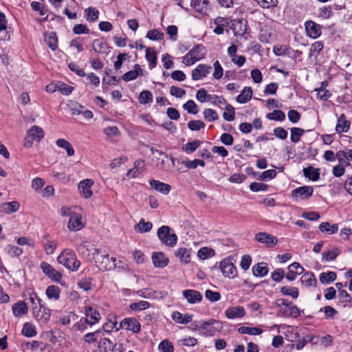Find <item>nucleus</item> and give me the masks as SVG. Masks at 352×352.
<instances>
[{"instance_id": "50", "label": "nucleus", "mask_w": 352, "mask_h": 352, "mask_svg": "<svg viewBox=\"0 0 352 352\" xmlns=\"http://www.w3.org/2000/svg\"><path fill=\"white\" fill-rule=\"evenodd\" d=\"M337 278V275L334 272H322L319 276L320 281L322 284H329L333 282Z\"/></svg>"}, {"instance_id": "17", "label": "nucleus", "mask_w": 352, "mask_h": 352, "mask_svg": "<svg viewBox=\"0 0 352 352\" xmlns=\"http://www.w3.org/2000/svg\"><path fill=\"white\" fill-rule=\"evenodd\" d=\"M245 314V309L242 306L230 307L225 311L226 316L230 320L242 318Z\"/></svg>"}, {"instance_id": "25", "label": "nucleus", "mask_w": 352, "mask_h": 352, "mask_svg": "<svg viewBox=\"0 0 352 352\" xmlns=\"http://www.w3.org/2000/svg\"><path fill=\"white\" fill-rule=\"evenodd\" d=\"M149 184L153 189L164 195H168L171 190V186L169 184L159 180L151 179L149 182Z\"/></svg>"}, {"instance_id": "4", "label": "nucleus", "mask_w": 352, "mask_h": 352, "mask_svg": "<svg viewBox=\"0 0 352 352\" xmlns=\"http://www.w3.org/2000/svg\"><path fill=\"white\" fill-rule=\"evenodd\" d=\"M168 226H162L157 230V236L160 241L168 246L173 247L177 244V236L175 233H170Z\"/></svg>"}, {"instance_id": "59", "label": "nucleus", "mask_w": 352, "mask_h": 352, "mask_svg": "<svg viewBox=\"0 0 352 352\" xmlns=\"http://www.w3.org/2000/svg\"><path fill=\"white\" fill-rule=\"evenodd\" d=\"M5 250L8 255L10 257L19 256L23 253V250L21 248L12 245H7Z\"/></svg>"}, {"instance_id": "31", "label": "nucleus", "mask_w": 352, "mask_h": 352, "mask_svg": "<svg viewBox=\"0 0 352 352\" xmlns=\"http://www.w3.org/2000/svg\"><path fill=\"white\" fill-rule=\"evenodd\" d=\"M20 207V204L16 201L6 202L0 204V211L6 214L16 212Z\"/></svg>"}, {"instance_id": "57", "label": "nucleus", "mask_w": 352, "mask_h": 352, "mask_svg": "<svg viewBox=\"0 0 352 352\" xmlns=\"http://www.w3.org/2000/svg\"><path fill=\"white\" fill-rule=\"evenodd\" d=\"M305 131L302 129L298 127H293L291 129V135L290 139L291 141L294 143H297L299 142L300 138L304 134Z\"/></svg>"}, {"instance_id": "54", "label": "nucleus", "mask_w": 352, "mask_h": 352, "mask_svg": "<svg viewBox=\"0 0 352 352\" xmlns=\"http://www.w3.org/2000/svg\"><path fill=\"white\" fill-rule=\"evenodd\" d=\"M201 142L199 140L188 142L185 145H184L182 150L187 154H190L195 151L196 149L201 146Z\"/></svg>"}, {"instance_id": "22", "label": "nucleus", "mask_w": 352, "mask_h": 352, "mask_svg": "<svg viewBox=\"0 0 352 352\" xmlns=\"http://www.w3.org/2000/svg\"><path fill=\"white\" fill-rule=\"evenodd\" d=\"M121 329L120 323L118 324L116 317L108 318L107 322H105L100 331H103V333H110L115 331H117Z\"/></svg>"}, {"instance_id": "45", "label": "nucleus", "mask_w": 352, "mask_h": 352, "mask_svg": "<svg viewBox=\"0 0 352 352\" xmlns=\"http://www.w3.org/2000/svg\"><path fill=\"white\" fill-rule=\"evenodd\" d=\"M319 230L322 232L332 234L338 231V226L337 224L330 225L329 222H322L319 226Z\"/></svg>"}, {"instance_id": "1", "label": "nucleus", "mask_w": 352, "mask_h": 352, "mask_svg": "<svg viewBox=\"0 0 352 352\" xmlns=\"http://www.w3.org/2000/svg\"><path fill=\"white\" fill-rule=\"evenodd\" d=\"M94 252L92 253L93 259L94 260L96 266L103 271L113 270L116 267V258L109 257L104 250L96 248H94Z\"/></svg>"}, {"instance_id": "40", "label": "nucleus", "mask_w": 352, "mask_h": 352, "mask_svg": "<svg viewBox=\"0 0 352 352\" xmlns=\"http://www.w3.org/2000/svg\"><path fill=\"white\" fill-rule=\"evenodd\" d=\"M252 273L255 276L263 277L266 276L269 270L265 263H259L252 267Z\"/></svg>"}, {"instance_id": "58", "label": "nucleus", "mask_w": 352, "mask_h": 352, "mask_svg": "<svg viewBox=\"0 0 352 352\" xmlns=\"http://www.w3.org/2000/svg\"><path fill=\"white\" fill-rule=\"evenodd\" d=\"M136 294L138 296L144 298L153 299L156 298V292L148 288L140 289L136 292Z\"/></svg>"}, {"instance_id": "28", "label": "nucleus", "mask_w": 352, "mask_h": 352, "mask_svg": "<svg viewBox=\"0 0 352 352\" xmlns=\"http://www.w3.org/2000/svg\"><path fill=\"white\" fill-rule=\"evenodd\" d=\"M143 75V70L139 64H135L133 67V69L125 73L122 78L126 82L135 80L139 76Z\"/></svg>"}, {"instance_id": "33", "label": "nucleus", "mask_w": 352, "mask_h": 352, "mask_svg": "<svg viewBox=\"0 0 352 352\" xmlns=\"http://www.w3.org/2000/svg\"><path fill=\"white\" fill-rule=\"evenodd\" d=\"M43 237L46 240V242L43 243L45 252L47 255L53 254L58 247V242L55 240L51 239L47 234L45 235Z\"/></svg>"}, {"instance_id": "21", "label": "nucleus", "mask_w": 352, "mask_h": 352, "mask_svg": "<svg viewBox=\"0 0 352 352\" xmlns=\"http://www.w3.org/2000/svg\"><path fill=\"white\" fill-rule=\"evenodd\" d=\"M182 294L184 298L190 304L200 302L203 299L202 294L195 289H186L183 291Z\"/></svg>"}, {"instance_id": "8", "label": "nucleus", "mask_w": 352, "mask_h": 352, "mask_svg": "<svg viewBox=\"0 0 352 352\" xmlns=\"http://www.w3.org/2000/svg\"><path fill=\"white\" fill-rule=\"evenodd\" d=\"M314 193V188L310 186H304L296 188L292 191V197L295 201L309 199Z\"/></svg>"}, {"instance_id": "56", "label": "nucleus", "mask_w": 352, "mask_h": 352, "mask_svg": "<svg viewBox=\"0 0 352 352\" xmlns=\"http://www.w3.org/2000/svg\"><path fill=\"white\" fill-rule=\"evenodd\" d=\"M150 303L148 301L140 300L137 302L130 304L129 307L131 310L141 311L150 307Z\"/></svg>"}, {"instance_id": "19", "label": "nucleus", "mask_w": 352, "mask_h": 352, "mask_svg": "<svg viewBox=\"0 0 352 352\" xmlns=\"http://www.w3.org/2000/svg\"><path fill=\"white\" fill-rule=\"evenodd\" d=\"M121 328H125L133 333H138L140 331V323L134 318H126L120 322Z\"/></svg>"}, {"instance_id": "51", "label": "nucleus", "mask_w": 352, "mask_h": 352, "mask_svg": "<svg viewBox=\"0 0 352 352\" xmlns=\"http://www.w3.org/2000/svg\"><path fill=\"white\" fill-rule=\"evenodd\" d=\"M266 118L270 120L283 122L285 120V114L281 110H274L266 115Z\"/></svg>"}, {"instance_id": "18", "label": "nucleus", "mask_w": 352, "mask_h": 352, "mask_svg": "<svg viewBox=\"0 0 352 352\" xmlns=\"http://www.w3.org/2000/svg\"><path fill=\"white\" fill-rule=\"evenodd\" d=\"M248 21L245 19H235L232 21V29L234 36H243L247 32Z\"/></svg>"}, {"instance_id": "47", "label": "nucleus", "mask_w": 352, "mask_h": 352, "mask_svg": "<svg viewBox=\"0 0 352 352\" xmlns=\"http://www.w3.org/2000/svg\"><path fill=\"white\" fill-rule=\"evenodd\" d=\"M22 334L25 337H33L36 335L35 326L31 322H25L22 328Z\"/></svg>"}, {"instance_id": "44", "label": "nucleus", "mask_w": 352, "mask_h": 352, "mask_svg": "<svg viewBox=\"0 0 352 352\" xmlns=\"http://www.w3.org/2000/svg\"><path fill=\"white\" fill-rule=\"evenodd\" d=\"M176 256H177L182 263L187 264L190 261V251L185 248H179L176 253Z\"/></svg>"}, {"instance_id": "29", "label": "nucleus", "mask_w": 352, "mask_h": 352, "mask_svg": "<svg viewBox=\"0 0 352 352\" xmlns=\"http://www.w3.org/2000/svg\"><path fill=\"white\" fill-rule=\"evenodd\" d=\"M27 136L39 142L44 137V131L41 127L34 125L27 131Z\"/></svg>"}, {"instance_id": "37", "label": "nucleus", "mask_w": 352, "mask_h": 352, "mask_svg": "<svg viewBox=\"0 0 352 352\" xmlns=\"http://www.w3.org/2000/svg\"><path fill=\"white\" fill-rule=\"evenodd\" d=\"M41 343L38 341L23 342L21 348L23 352H38Z\"/></svg>"}, {"instance_id": "63", "label": "nucleus", "mask_w": 352, "mask_h": 352, "mask_svg": "<svg viewBox=\"0 0 352 352\" xmlns=\"http://www.w3.org/2000/svg\"><path fill=\"white\" fill-rule=\"evenodd\" d=\"M46 43L52 51L56 50L58 47V38L55 32H51L46 38Z\"/></svg>"}, {"instance_id": "13", "label": "nucleus", "mask_w": 352, "mask_h": 352, "mask_svg": "<svg viewBox=\"0 0 352 352\" xmlns=\"http://www.w3.org/2000/svg\"><path fill=\"white\" fill-rule=\"evenodd\" d=\"M85 315L86 321L90 327L98 323L101 319L100 312L98 310L93 309L91 306H87L85 307Z\"/></svg>"}, {"instance_id": "34", "label": "nucleus", "mask_w": 352, "mask_h": 352, "mask_svg": "<svg viewBox=\"0 0 352 352\" xmlns=\"http://www.w3.org/2000/svg\"><path fill=\"white\" fill-rule=\"evenodd\" d=\"M252 94V89L250 87H245L236 97V100L240 104H245L251 100Z\"/></svg>"}, {"instance_id": "27", "label": "nucleus", "mask_w": 352, "mask_h": 352, "mask_svg": "<svg viewBox=\"0 0 352 352\" xmlns=\"http://www.w3.org/2000/svg\"><path fill=\"white\" fill-rule=\"evenodd\" d=\"M351 122L347 120L344 113L341 114L338 118V122L336 126V131L338 133H346L350 129Z\"/></svg>"}, {"instance_id": "12", "label": "nucleus", "mask_w": 352, "mask_h": 352, "mask_svg": "<svg viewBox=\"0 0 352 352\" xmlns=\"http://www.w3.org/2000/svg\"><path fill=\"white\" fill-rule=\"evenodd\" d=\"M94 182L91 179H85L80 182L78 190L80 195L85 199L91 197L93 195L91 187Z\"/></svg>"}, {"instance_id": "6", "label": "nucleus", "mask_w": 352, "mask_h": 352, "mask_svg": "<svg viewBox=\"0 0 352 352\" xmlns=\"http://www.w3.org/2000/svg\"><path fill=\"white\" fill-rule=\"evenodd\" d=\"M33 315L36 320L41 324H46L50 319L51 310L43 302L38 306L32 307Z\"/></svg>"}, {"instance_id": "61", "label": "nucleus", "mask_w": 352, "mask_h": 352, "mask_svg": "<svg viewBox=\"0 0 352 352\" xmlns=\"http://www.w3.org/2000/svg\"><path fill=\"white\" fill-rule=\"evenodd\" d=\"M182 163L188 169H195L198 166H201L202 167L205 166L204 161L199 159H195L194 160H186L183 161Z\"/></svg>"}, {"instance_id": "11", "label": "nucleus", "mask_w": 352, "mask_h": 352, "mask_svg": "<svg viewBox=\"0 0 352 352\" xmlns=\"http://www.w3.org/2000/svg\"><path fill=\"white\" fill-rule=\"evenodd\" d=\"M85 226V221L82 215L76 212L69 218L67 228L69 230L75 232L81 230Z\"/></svg>"}, {"instance_id": "49", "label": "nucleus", "mask_w": 352, "mask_h": 352, "mask_svg": "<svg viewBox=\"0 0 352 352\" xmlns=\"http://www.w3.org/2000/svg\"><path fill=\"white\" fill-rule=\"evenodd\" d=\"M280 292L284 296H289L296 299L299 296L298 289L295 287L283 286L280 287Z\"/></svg>"}, {"instance_id": "2", "label": "nucleus", "mask_w": 352, "mask_h": 352, "mask_svg": "<svg viewBox=\"0 0 352 352\" xmlns=\"http://www.w3.org/2000/svg\"><path fill=\"white\" fill-rule=\"evenodd\" d=\"M57 262L72 272L78 270L81 263L75 252L69 248L64 249L57 257Z\"/></svg>"}, {"instance_id": "55", "label": "nucleus", "mask_w": 352, "mask_h": 352, "mask_svg": "<svg viewBox=\"0 0 352 352\" xmlns=\"http://www.w3.org/2000/svg\"><path fill=\"white\" fill-rule=\"evenodd\" d=\"M276 171L273 169L267 170L263 173H258L256 179L261 181H269L276 176Z\"/></svg>"}, {"instance_id": "32", "label": "nucleus", "mask_w": 352, "mask_h": 352, "mask_svg": "<svg viewBox=\"0 0 352 352\" xmlns=\"http://www.w3.org/2000/svg\"><path fill=\"white\" fill-rule=\"evenodd\" d=\"M301 283L308 287H316L317 280L313 272H307L302 274L300 278Z\"/></svg>"}, {"instance_id": "3", "label": "nucleus", "mask_w": 352, "mask_h": 352, "mask_svg": "<svg viewBox=\"0 0 352 352\" xmlns=\"http://www.w3.org/2000/svg\"><path fill=\"white\" fill-rule=\"evenodd\" d=\"M207 50L206 47L201 45L198 44L192 47L183 58V63L190 66L196 62L203 59L206 56Z\"/></svg>"}, {"instance_id": "46", "label": "nucleus", "mask_w": 352, "mask_h": 352, "mask_svg": "<svg viewBox=\"0 0 352 352\" xmlns=\"http://www.w3.org/2000/svg\"><path fill=\"white\" fill-rule=\"evenodd\" d=\"M146 58L149 63L148 66L151 69L156 66L157 55L155 50L152 48L148 47L146 50Z\"/></svg>"}, {"instance_id": "35", "label": "nucleus", "mask_w": 352, "mask_h": 352, "mask_svg": "<svg viewBox=\"0 0 352 352\" xmlns=\"http://www.w3.org/2000/svg\"><path fill=\"white\" fill-rule=\"evenodd\" d=\"M45 294L49 300H58L60 296V289L57 285H50L45 290Z\"/></svg>"}, {"instance_id": "53", "label": "nucleus", "mask_w": 352, "mask_h": 352, "mask_svg": "<svg viewBox=\"0 0 352 352\" xmlns=\"http://www.w3.org/2000/svg\"><path fill=\"white\" fill-rule=\"evenodd\" d=\"M336 157L340 163H344V160L352 161V150L346 148L342 151H339L336 153Z\"/></svg>"}, {"instance_id": "20", "label": "nucleus", "mask_w": 352, "mask_h": 352, "mask_svg": "<svg viewBox=\"0 0 352 352\" xmlns=\"http://www.w3.org/2000/svg\"><path fill=\"white\" fill-rule=\"evenodd\" d=\"M288 272L286 274V278L289 281L294 280L297 275L302 274L304 272V268L298 262H294L287 267Z\"/></svg>"}, {"instance_id": "60", "label": "nucleus", "mask_w": 352, "mask_h": 352, "mask_svg": "<svg viewBox=\"0 0 352 352\" xmlns=\"http://www.w3.org/2000/svg\"><path fill=\"white\" fill-rule=\"evenodd\" d=\"M153 94L150 91L144 90L140 94L138 100L141 104H148L153 102Z\"/></svg>"}, {"instance_id": "10", "label": "nucleus", "mask_w": 352, "mask_h": 352, "mask_svg": "<svg viewBox=\"0 0 352 352\" xmlns=\"http://www.w3.org/2000/svg\"><path fill=\"white\" fill-rule=\"evenodd\" d=\"M255 239L258 242L265 244L267 248H272L278 243V239L276 236L265 232L256 234Z\"/></svg>"}, {"instance_id": "7", "label": "nucleus", "mask_w": 352, "mask_h": 352, "mask_svg": "<svg viewBox=\"0 0 352 352\" xmlns=\"http://www.w3.org/2000/svg\"><path fill=\"white\" fill-rule=\"evenodd\" d=\"M41 269L43 274L53 281L60 283L63 278L62 274L47 262L41 263Z\"/></svg>"}, {"instance_id": "15", "label": "nucleus", "mask_w": 352, "mask_h": 352, "mask_svg": "<svg viewBox=\"0 0 352 352\" xmlns=\"http://www.w3.org/2000/svg\"><path fill=\"white\" fill-rule=\"evenodd\" d=\"M211 70V66L206 64H199L192 71V78L194 80H201L210 74Z\"/></svg>"}, {"instance_id": "26", "label": "nucleus", "mask_w": 352, "mask_h": 352, "mask_svg": "<svg viewBox=\"0 0 352 352\" xmlns=\"http://www.w3.org/2000/svg\"><path fill=\"white\" fill-rule=\"evenodd\" d=\"M92 47L94 52L98 54H108L110 52V47L107 41L103 39H95L93 41Z\"/></svg>"}, {"instance_id": "5", "label": "nucleus", "mask_w": 352, "mask_h": 352, "mask_svg": "<svg viewBox=\"0 0 352 352\" xmlns=\"http://www.w3.org/2000/svg\"><path fill=\"white\" fill-rule=\"evenodd\" d=\"M219 268L226 278H234L237 276V270L232 262V258L228 256L220 262Z\"/></svg>"}, {"instance_id": "36", "label": "nucleus", "mask_w": 352, "mask_h": 352, "mask_svg": "<svg viewBox=\"0 0 352 352\" xmlns=\"http://www.w3.org/2000/svg\"><path fill=\"white\" fill-rule=\"evenodd\" d=\"M217 95L208 94L204 89H200L196 94V98L201 102H210L213 104Z\"/></svg>"}, {"instance_id": "64", "label": "nucleus", "mask_w": 352, "mask_h": 352, "mask_svg": "<svg viewBox=\"0 0 352 352\" xmlns=\"http://www.w3.org/2000/svg\"><path fill=\"white\" fill-rule=\"evenodd\" d=\"M158 349L161 352H174V347L168 340H164L158 345Z\"/></svg>"}, {"instance_id": "48", "label": "nucleus", "mask_w": 352, "mask_h": 352, "mask_svg": "<svg viewBox=\"0 0 352 352\" xmlns=\"http://www.w3.org/2000/svg\"><path fill=\"white\" fill-rule=\"evenodd\" d=\"M340 252L338 248H333L327 252H323L322 254V259L324 261H331L340 254Z\"/></svg>"}, {"instance_id": "52", "label": "nucleus", "mask_w": 352, "mask_h": 352, "mask_svg": "<svg viewBox=\"0 0 352 352\" xmlns=\"http://www.w3.org/2000/svg\"><path fill=\"white\" fill-rule=\"evenodd\" d=\"M153 228V224L150 221L146 222L144 219H140L139 223L135 226V231L143 233L149 232Z\"/></svg>"}, {"instance_id": "16", "label": "nucleus", "mask_w": 352, "mask_h": 352, "mask_svg": "<svg viewBox=\"0 0 352 352\" xmlns=\"http://www.w3.org/2000/svg\"><path fill=\"white\" fill-rule=\"evenodd\" d=\"M305 26L307 34L310 38H317L322 34L321 26L312 21H306Z\"/></svg>"}, {"instance_id": "30", "label": "nucleus", "mask_w": 352, "mask_h": 352, "mask_svg": "<svg viewBox=\"0 0 352 352\" xmlns=\"http://www.w3.org/2000/svg\"><path fill=\"white\" fill-rule=\"evenodd\" d=\"M193 316L192 314H186L183 315L179 311H173L171 314L172 319L178 324H186L192 321Z\"/></svg>"}, {"instance_id": "41", "label": "nucleus", "mask_w": 352, "mask_h": 352, "mask_svg": "<svg viewBox=\"0 0 352 352\" xmlns=\"http://www.w3.org/2000/svg\"><path fill=\"white\" fill-rule=\"evenodd\" d=\"M304 175L310 180L316 182L320 178V170L312 166H308L303 169Z\"/></svg>"}, {"instance_id": "62", "label": "nucleus", "mask_w": 352, "mask_h": 352, "mask_svg": "<svg viewBox=\"0 0 352 352\" xmlns=\"http://www.w3.org/2000/svg\"><path fill=\"white\" fill-rule=\"evenodd\" d=\"M203 115L204 119L208 122L215 121L219 118L217 111L212 109H204Z\"/></svg>"}, {"instance_id": "38", "label": "nucleus", "mask_w": 352, "mask_h": 352, "mask_svg": "<svg viewBox=\"0 0 352 352\" xmlns=\"http://www.w3.org/2000/svg\"><path fill=\"white\" fill-rule=\"evenodd\" d=\"M103 331L98 329L94 332L87 333L83 336V340L87 344H98L100 336H102Z\"/></svg>"}, {"instance_id": "24", "label": "nucleus", "mask_w": 352, "mask_h": 352, "mask_svg": "<svg viewBox=\"0 0 352 352\" xmlns=\"http://www.w3.org/2000/svg\"><path fill=\"white\" fill-rule=\"evenodd\" d=\"M151 258L154 266L159 268L165 267L169 262L163 252H153Z\"/></svg>"}, {"instance_id": "39", "label": "nucleus", "mask_w": 352, "mask_h": 352, "mask_svg": "<svg viewBox=\"0 0 352 352\" xmlns=\"http://www.w3.org/2000/svg\"><path fill=\"white\" fill-rule=\"evenodd\" d=\"M28 311V308L25 302L20 301L12 306V312L15 317H21Z\"/></svg>"}, {"instance_id": "14", "label": "nucleus", "mask_w": 352, "mask_h": 352, "mask_svg": "<svg viewBox=\"0 0 352 352\" xmlns=\"http://www.w3.org/2000/svg\"><path fill=\"white\" fill-rule=\"evenodd\" d=\"M191 7L200 15H206L210 11V3L208 0H191Z\"/></svg>"}, {"instance_id": "42", "label": "nucleus", "mask_w": 352, "mask_h": 352, "mask_svg": "<svg viewBox=\"0 0 352 352\" xmlns=\"http://www.w3.org/2000/svg\"><path fill=\"white\" fill-rule=\"evenodd\" d=\"M56 144L57 146L64 148L68 156H73L74 155V149L72 145L67 140L62 138L58 139L56 141Z\"/></svg>"}, {"instance_id": "43", "label": "nucleus", "mask_w": 352, "mask_h": 352, "mask_svg": "<svg viewBox=\"0 0 352 352\" xmlns=\"http://www.w3.org/2000/svg\"><path fill=\"white\" fill-rule=\"evenodd\" d=\"M237 331L239 333L252 336L260 335L263 332V329L259 327H249L246 326L240 327Z\"/></svg>"}, {"instance_id": "23", "label": "nucleus", "mask_w": 352, "mask_h": 352, "mask_svg": "<svg viewBox=\"0 0 352 352\" xmlns=\"http://www.w3.org/2000/svg\"><path fill=\"white\" fill-rule=\"evenodd\" d=\"M104 333L100 336L97 346L101 352H111L113 350L115 344L109 338H106Z\"/></svg>"}, {"instance_id": "9", "label": "nucleus", "mask_w": 352, "mask_h": 352, "mask_svg": "<svg viewBox=\"0 0 352 352\" xmlns=\"http://www.w3.org/2000/svg\"><path fill=\"white\" fill-rule=\"evenodd\" d=\"M146 170V164L143 160H137L133 164V167L129 169L126 173L128 179L138 177Z\"/></svg>"}]
</instances>
